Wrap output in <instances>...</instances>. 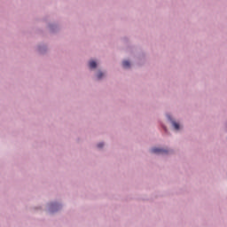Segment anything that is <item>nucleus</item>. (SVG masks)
<instances>
[{
  "instance_id": "obj_6",
  "label": "nucleus",
  "mask_w": 227,
  "mask_h": 227,
  "mask_svg": "<svg viewBox=\"0 0 227 227\" xmlns=\"http://www.w3.org/2000/svg\"><path fill=\"white\" fill-rule=\"evenodd\" d=\"M104 146V143H99L98 145V148H102Z\"/></svg>"
},
{
  "instance_id": "obj_4",
  "label": "nucleus",
  "mask_w": 227,
  "mask_h": 227,
  "mask_svg": "<svg viewBox=\"0 0 227 227\" xmlns=\"http://www.w3.org/2000/svg\"><path fill=\"white\" fill-rule=\"evenodd\" d=\"M172 125H173V127H174V129H175L176 130H180V124H178V123L176 122V121H173V122H172Z\"/></svg>"
},
{
  "instance_id": "obj_2",
  "label": "nucleus",
  "mask_w": 227,
  "mask_h": 227,
  "mask_svg": "<svg viewBox=\"0 0 227 227\" xmlns=\"http://www.w3.org/2000/svg\"><path fill=\"white\" fill-rule=\"evenodd\" d=\"M122 67H123L124 68H129V67H130V62H129V60H124V61L122 62Z\"/></svg>"
},
{
  "instance_id": "obj_5",
  "label": "nucleus",
  "mask_w": 227,
  "mask_h": 227,
  "mask_svg": "<svg viewBox=\"0 0 227 227\" xmlns=\"http://www.w3.org/2000/svg\"><path fill=\"white\" fill-rule=\"evenodd\" d=\"M103 76H104V73L99 72V73L98 74V79H102Z\"/></svg>"
},
{
  "instance_id": "obj_1",
  "label": "nucleus",
  "mask_w": 227,
  "mask_h": 227,
  "mask_svg": "<svg viewBox=\"0 0 227 227\" xmlns=\"http://www.w3.org/2000/svg\"><path fill=\"white\" fill-rule=\"evenodd\" d=\"M152 153H158L159 155H166L168 150L154 147L151 150Z\"/></svg>"
},
{
  "instance_id": "obj_3",
  "label": "nucleus",
  "mask_w": 227,
  "mask_h": 227,
  "mask_svg": "<svg viewBox=\"0 0 227 227\" xmlns=\"http://www.w3.org/2000/svg\"><path fill=\"white\" fill-rule=\"evenodd\" d=\"M90 68H97V62L95 60H91L89 63Z\"/></svg>"
}]
</instances>
